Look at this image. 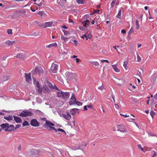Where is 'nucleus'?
Returning <instances> with one entry per match:
<instances>
[{
  "label": "nucleus",
  "mask_w": 157,
  "mask_h": 157,
  "mask_svg": "<svg viewBox=\"0 0 157 157\" xmlns=\"http://www.w3.org/2000/svg\"><path fill=\"white\" fill-rule=\"evenodd\" d=\"M57 93V96L59 98H61L64 100H67L70 96V94L67 92H63L61 91Z\"/></svg>",
  "instance_id": "f257e3e1"
},
{
  "label": "nucleus",
  "mask_w": 157,
  "mask_h": 157,
  "mask_svg": "<svg viewBox=\"0 0 157 157\" xmlns=\"http://www.w3.org/2000/svg\"><path fill=\"white\" fill-rule=\"evenodd\" d=\"M68 80L75 79L76 76V74L71 72H67L65 74Z\"/></svg>",
  "instance_id": "f03ea898"
},
{
  "label": "nucleus",
  "mask_w": 157,
  "mask_h": 157,
  "mask_svg": "<svg viewBox=\"0 0 157 157\" xmlns=\"http://www.w3.org/2000/svg\"><path fill=\"white\" fill-rule=\"evenodd\" d=\"M30 124L34 127H38L40 125L39 122L35 119H32L30 121Z\"/></svg>",
  "instance_id": "7ed1b4c3"
},
{
  "label": "nucleus",
  "mask_w": 157,
  "mask_h": 157,
  "mask_svg": "<svg viewBox=\"0 0 157 157\" xmlns=\"http://www.w3.org/2000/svg\"><path fill=\"white\" fill-rule=\"evenodd\" d=\"M70 112H67L66 113V114H62L60 115V116L63 117L66 119L69 120L70 118H71V116L70 114Z\"/></svg>",
  "instance_id": "20e7f679"
},
{
  "label": "nucleus",
  "mask_w": 157,
  "mask_h": 157,
  "mask_svg": "<svg viewBox=\"0 0 157 157\" xmlns=\"http://www.w3.org/2000/svg\"><path fill=\"white\" fill-rule=\"evenodd\" d=\"M39 155V151L36 149H33L31 151V157H38Z\"/></svg>",
  "instance_id": "39448f33"
},
{
  "label": "nucleus",
  "mask_w": 157,
  "mask_h": 157,
  "mask_svg": "<svg viewBox=\"0 0 157 157\" xmlns=\"http://www.w3.org/2000/svg\"><path fill=\"white\" fill-rule=\"evenodd\" d=\"M55 124L52 123V122L49 121H46V123L43 125V127L47 128L48 127L50 128V126H54Z\"/></svg>",
  "instance_id": "423d86ee"
},
{
  "label": "nucleus",
  "mask_w": 157,
  "mask_h": 157,
  "mask_svg": "<svg viewBox=\"0 0 157 157\" xmlns=\"http://www.w3.org/2000/svg\"><path fill=\"white\" fill-rule=\"evenodd\" d=\"M117 127L118 129L117 131H120L121 132L125 133L126 132V130H125L124 128V126L122 125H117Z\"/></svg>",
  "instance_id": "0eeeda50"
},
{
  "label": "nucleus",
  "mask_w": 157,
  "mask_h": 157,
  "mask_svg": "<svg viewBox=\"0 0 157 157\" xmlns=\"http://www.w3.org/2000/svg\"><path fill=\"white\" fill-rule=\"evenodd\" d=\"M58 65L56 64H52L51 67V70L54 73H56L57 70Z\"/></svg>",
  "instance_id": "6e6552de"
},
{
  "label": "nucleus",
  "mask_w": 157,
  "mask_h": 157,
  "mask_svg": "<svg viewBox=\"0 0 157 157\" xmlns=\"http://www.w3.org/2000/svg\"><path fill=\"white\" fill-rule=\"evenodd\" d=\"M43 69L40 67H36L35 70V72L36 74H40L43 73Z\"/></svg>",
  "instance_id": "1a4fd4ad"
},
{
  "label": "nucleus",
  "mask_w": 157,
  "mask_h": 157,
  "mask_svg": "<svg viewBox=\"0 0 157 157\" xmlns=\"http://www.w3.org/2000/svg\"><path fill=\"white\" fill-rule=\"evenodd\" d=\"M15 127L13 124H11L8 126L7 128H6L5 130L6 131L11 132L14 130Z\"/></svg>",
  "instance_id": "9d476101"
},
{
  "label": "nucleus",
  "mask_w": 157,
  "mask_h": 157,
  "mask_svg": "<svg viewBox=\"0 0 157 157\" xmlns=\"http://www.w3.org/2000/svg\"><path fill=\"white\" fill-rule=\"evenodd\" d=\"M25 81L27 82H29L31 80L30 73H29V74H27L25 73Z\"/></svg>",
  "instance_id": "9b49d317"
},
{
  "label": "nucleus",
  "mask_w": 157,
  "mask_h": 157,
  "mask_svg": "<svg viewBox=\"0 0 157 157\" xmlns=\"http://www.w3.org/2000/svg\"><path fill=\"white\" fill-rule=\"evenodd\" d=\"M52 22H45V23L42 24V28H46L48 27H51L52 25Z\"/></svg>",
  "instance_id": "f8f14e48"
},
{
  "label": "nucleus",
  "mask_w": 157,
  "mask_h": 157,
  "mask_svg": "<svg viewBox=\"0 0 157 157\" xmlns=\"http://www.w3.org/2000/svg\"><path fill=\"white\" fill-rule=\"evenodd\" d=\"M69 104L70 105H72L74 104H76L80 106L82 105V103L78 101H76L75 102H72L71 101H70L69 102Z\"/></svg>",
  "instance_id": "ddd939ff"
},
{
  "label": "nucleus",
  "mask_w": 157,
  "mask_h": 157,
  "mask_svg": "<svg viewBox=\"0 0 157 157\" xmlns=\"http://www.w3.org/2000/svg\"><path fill=\"white\" fill-rule=\"evenodd\" d=\"M13 117L14 118V121L17 123H21L22 122V120L21 118L16 116H13Z\"/></svg>",
  "instance_id": "4468645a"
},
{
  "label": "nucleus",
  "mask_w": 157,
  "mask_h": 157,
  "mask_svg": "<svg viewBox=\"0 0 157 157\" xmlns=\"http://www.w3.org/2000/svg\"><path fill=\"white\" fill-rule=\"evenodd\" d=\"M45 85H47L50 89H52L53 88V85L52 84L47 80L44 81Z\"/></svg>",
  "instance_id": "2eb2a0df"
},
{
  "label": "nucleus",
  "mask_w": 157,
  "mask_h": 157,
  "mask_svg": "<svg viewBox=\"0 0 157 157\" xmlns=\"http://www.w3.org/2000/svg\"><path fill=\"white\" fill-rule=\"evenodd\" d=\"M23 112L25 113L26 117L27 116H32L34 115L33 113L31 111H28L27 110H25L23 111Z\"/></svg>",
  "instance_id": "dca6fc26"
},
{
  "label": "nucleus",
  "mask_w": 157,
  "mask_h": 157,
  "mask_svg": "<svg viewBox=\"0 0 157 157\" xmlns=\"http://www.w3.org/2000/svg\"><path fill=\"white\" fill-rule=\"evenodd\" d=\"M15 41H11L9 40H8L5 42V44L9 46H10L15 44Z\"/></svg>",
  "instance_id": "f3484780"
},
{
  "label": "nucleus",
  "mask_w": 157,
  "mask_h": 157,
  "mask_svg": "<svg viewBox=\"0 0 157 157\" xmlns=\"http://www.w3.org/2000/svg\"><path fill=\"white\" fill-rule=\"evenodd\" d=\"M9 124L8 123H6L1 124L0 125V126L2 129H3L5 130L6 128H7V127L8 126H9Z\"/></svg>",
  "instance_id": "a211bd4d"
},
{
  "label": "nucleus",
  "mask_w": 157,
  "mask_h": 157,
  "mask_svg": "<svg viewBox=\"0 0 157 157\" xmlns=\"http://www.w3.org/2000/svg\"><path fill=\"white\" fill-rule=\"evenodd\" d=\"M4 119L8 121H11L13 120V117L12 115H9L8 116L4 117Z\"/></svg>",
  "instance_id": "6ab92c4d"
},
{
  "label": "nucleus",
  "mask_w": 157,
  "mask_h": 157,
  "mask_svg": "<svg viewBox=\"0 0 157 157\" xmlns=\"http://www.w3.org/2000/svg\"><path fill=\"white\" fill-rule=\"evenodd\" d=\"M57 45L56 43H54L50 44L49 45H46V47L47 48H50L53 47H56Z\"/></svg>",
  "instance_id": "aec40b11"
},
{
  "label": "nucleus",
  "mask_w": 157,
  "mask_h": 157,
  "mask_svg": "<svg viewBox=\"0 0 157 157\" xmlns=\"http://www.w3.org/2000/svg\"><path fill=\"white\" fill-rule=\"evenodd\" d=\"M76 99L75 98V94L72 93L71 98L70 99V101L72 102H75L76 101Z\"/></svg>",
  "instance_id": "412c9836"
},
{
  "label": "nucleus",
  "mask_w": 157,
  "mask_h": 157,
  "mask_svg": "<svg viewBox=\"0 0 157 157\" xmlns=\"http://www.w3.org/2000/svg\"><path fill=\"white\" fill-rule=\"evenodd\" d=\"M112 67L115 72H119L120 71V70L117 68V65H113L112 66Z\"/></svg>",
  "instance_id": "4be33fe9"
},
{
  "label": "nucleus",
  "mask_w": 157,
  "mask_h": 157,
  "mask_svg": "<svg viewBox=\"0 0 157 157\" xmlns=\"http://www.w3.org/2000/svg\"><path fill=\"white\" fill-rule=\"evenodd\" d=\"M42 90H43V89H42V88L41 87V86H40L39 87H38L37 88V89H36L37 92L39 94H42Z\"/></svg>",
  "instance_id": "5701e85b"
},
{
  "label": "nucleus",
  "mask_w": 157,
  "mask_h": 157,
  "mask_svg": "<svg viewBox=\"0 0 157 157\" xmlns=\"http://www.w3.org/2000/svg\"><path fill=\"white\" fill-rule=\"evenodd\" d=\"M16 12L17 13H19L21 14H24L26 13V11L25 10H17Z\"/></svg>",
  "instance_id": "b1692460"
},
{
  "label": "nucleus",
  "mask_w": 157,
  "mask_h": 157,
  "mask_svg": "<svg viewBox=\"0 0 157 157\" xmlns=\"http://www.w3.org/2000/svg\"><path fill=\"white\" fill-rule=\"evenodd\" d=\"M43 87L47 92L49 93L50 91V90L49 88H48V86L46 85L45 84L43 86Z\"/></svg>",
  "instance_id": "393cba45"
},
{
  "label": "nucleus",
  "mask_w": 157,
  "mask_h": 157,
  "mask_svg": "<svg viewBox=\"0 0 157 157\" xmlns=\"http://www.w3.org/2000/svg\"><path fill=\"white\" fill-rule=\"evenodd\" d=\"M121 10H119L118 14L116 16V17L120 19H121Z\"/></svg>",
  "instance_id": "a878e982"
},
{
  "label": "nucleus",
  "mask_w": 157,
  "mask_h": 157,
  "mask_svg": "<svg viewBox=\"0 0 157 157\" xmlns=\"http://www.w3.org/2000/svg\"><path fill=\"white\" fill-rule=\"evenodd\" d=\"M34 24H35V25H37L39 26L42 27V26H42V24L43 23H40L39 22L37 21H35L34 22Z\"/></svg>",
  "instance_id": "bb28decb"
},
{
  "label": "nucleus",
  "mask_w": 157,
  "mask_h": 157,
  "mask_svg": "<svg viewBox=\"0 0 157 157\" xmlns=\"http://www.w3.org/2000/svg\"><path fill=\"white\" fill-rule=\"evenodd\" d=\"M10 79V76H5L3 77L2 79L3 82H5L7 81Z\"/></svg>",
  "instance_id": "cd10ccee"
},
{
  "label": "nucleus",
  "mask_w": 157,
  "mask_h": 157,
  "mask_svg": "<svg viewBox=\"0 0 157 157\" xmlns=\"http://www.w3.org/2000/svg\"><path fill=\"white\" fill-rule=\"evenodd\" d=\"M16 57L20 59H23V55L21 54H18L16 56Z\"/></svg>",
  "instance_id": "c85d7f7f"
},
{
  "label": "nucleus",
  "mask_w": 157,
  "mask_h": 157,
  "mask_svg": "<svg viewBox=\"0 0 157 157\" xmlns=\"http://www.w3.org/2000/svg\"><path fill=\"white\" fill-rule=\"evenodd\" d=\"M61 39L62 40L64 41L65 42H66L68 39V38H66L62 35H61Z\"/></svg>",
  "instance_id": "c756f323"
},
{
  "label": "nucleus",
  "mask_w": 157,
  "mask_h": 157,
  "mask_svg": "<svg viewBox=\"0 0 157 157\" xmlns=\"http://www.w3.org/2000/svg\"><path fill=\"white\" fill-rule=\"evenodd\" d=\"M128 63L127 61H125L124 62L123 66L126 70H127L128 69V67H127V65Z\"/></svg>",
  "instance_id": "7c9ffc66"
},
{
  "label": "nucleus",
  "mask_w": 157,
  "mask_h": 157,
  "mask_svg": "<svg viewBox=\"0 0 157 157\" xmlns=\"http://www.w3.org/2000/svg\"><path fill=\"white\" fill-rule=\"evenodd\" d=\"M23 126L24 127L25 126H29V123L28 121H25L22 124Z\"/></svg>",
  "instance_id": "2f4dec72"
},
{
  "label": "nucleus",
  "mask_w": 157,
  "mask_h": 157,
  "mask_svg": "<svg viewBox=\"0 0 157 157\" xmlns=\"http://www.w3.org/2000/svg\"><path fill=\"white\" fill-rule=\"evenodd\" d=\"M63 32L64 33V35L66 36H67L69 35L70 34V33L69 31H68L66 30H63Z\"/></svg>",
  "instance_id": "473e14b6"
},
{
  "label": "nucleus",
  "mask_w": 157,
  "mask_h": 157,
  "mask_svg": "<svg viewBox=\"0 0 157 157\" xmlns=\"http://www.w3.org/2000/svg\"><path fill=\"white\" fill-rule=\"evenodd\" d=\"M37 15L39 14L40 15L41 17H42L43 14H45V13H44V11H40L36 13Z\"/></svg>",
  "instance_id": "72a5a7b5"
},
{
  "label": "nucleus",
  "mask_w": 157,
  "mask_h": 157,
  "mask_svg": "<svg viewBox=\"0 0 157 157\" xmlns=\"http://www.w3.org/2000/svg\"><path fill=\"white\" fill-rule=\"evenodd\" d=\"M70 113L72 115H74L76 114V113L75 112L74 109H71L70 111Z\"/></svg>",
  "instance_id": "f704fd0d"
},
{
  "label": "nucleus",
  "mask_w": 157,
  "mask_h": 157,
  "mask_svg": "<svg viewBox=\"0 0 157 157\" xmlns=\"http://www.w3.org/2000/svg\"><path fill=\"white\" fill-rule=\"evenodd\" d=\"M150 114L152 118L153 119L155 115V113L153 111H151L150 112Z\"/></svg>",
  "instance_id": "c9c22d12"
},
{
  "label": "nucleus",
  "mask_w": 157,
  "mask_h": 157,
  "mask_svg": "<svg viewBox=\"0 0 157 157\" xmlns=\"http://www.w3.org/2000/svg\"><path fill=\"white\" fill-rule=\"evenodd\" d=\"M92 64L94 65L95 66H98L99 65V63L97 62H91Z\"/></svg>",
  "instance_id": "e433bc0d"
},
{
  "label": "nucleus",
  "mask_w": 157,
  "mask_h": 157,
  "mask_svg": "<svg viewBox=\"0 0 157 157\" xmlns=\"http://www.w3.org/2000/svg\"><path fill=\"white\" fill-rule=\"evenodd\" d=\"M76 2L78 4H83L84 3L82 0H76Z\"/></svg>",
  "instance_id": "4c0bfd02"
},
{
  "label": "nucleus",
  "mask_w": 157,
  "mask_h": 157,
  "mask_svg": "<svg viewBox=\"0 0 157 157\" xmlns=\"http://www.w3.org/2000/svg\"><path fill=\"white\" fill-rule=\"evenodd\" d=\"M49 128L50 129H49V130H52L55 131V132H56L57 131V130L54 127L50 126Z\"/></svg>",
  "instance_id": "58836bf2"
},
{
  "label": "nucleus",
  "mask_w": 157,
  "mask_h": 157,
  "mask_svg": "<svg viewBox=\"0 0 157 157\" xmlns=\"http://www.w3.org/2000/svg\"><path fill=\"white\" fill-rule=\"evenodd\" d=\"M62 53L63 54H66L68 52L67 50L66 49H65L64 48V50H61Z\"/></svg>",
  "instance_id": "ea45409f"
},
{
  "label": "nucleus",
  "mask_w": 157,
  "mask_h": 157,
  "mask_svg": "<svg viewBox=\"0 0 157 157\" xmlns=\"http://www.w3.org/2000/svg\"><path fill=\"white\" fill-rule=\"evenodd\" d=\"M52 89H56L57 90H59V91H61V90L58 88L56 86L55 84H54V85H53V88H52Z\"/></svg>",
  "instance_id": "a19ab883"
},
{
  "label": "nucleus",
  "mask_w": 157,
  "mask_h": 157,
  "mask_svg": "<svg viewBox=\"0 0 157 157\" xmlns=\"http://www.w3.org/2000/svg\"><path fill=\"white\" fill-rule=\"evenodd\" d=\"M18 116L21 117H26L25 113L23 112L21 113Z\"/></svg>",
  "instance_id": "79ce46f5"
},
{
  "label": "nucleus",
  "mask_w": 157,
  "mask_h": 157,
  "mask_svg": "<svg viewBox=\"0 0 157 157\" xmlns=\"http://www.w3.org/2000/svg\"><path fill=\"white\" fill-rule=\"evenodd\" d=\"M7 32L8 34L11 35L12 34V30L11 29H7Z\"/></svg>",
  "instance_id": "37998d69"
},
{
  "label": "nucleus",
  "mask_w": 157,
  "mask_h": 157,
  "mask_svg": "<svg viewBox=\"0 0 157 157\" xmlns=\"http://www.w3.org/2000/svg\"><path fill=\"white\" fill-rule=\"evenodd\" d=\"M134 31L133 30V29L132 27L128 32V35L134 33Z\"/></svg>",
  "instance_id": "c03bdc74"
},
{
  "label": "nucleus",
  "mask_w": 157,
  "mask_h": 157,
  "mask_svg": "<svg viewBox=\"0 0 157 157\" xmlns=\"http://www.w3.org/2000/svg\"><path fill=\"white\" fill-rule=\"evenodd\" d=\"M138 20H137L136 21V29H139L140 25H139V24L138 23Z\"/></svg>",
  "instance_id": "a18cd8bd"
},
{
  "label": "nucleus",
  "mask_w": 157,
  "mask_h": 157,
  "mask_svg": "<svg viewBox=\"0 0 157 157\" xmlns=\"http://www.w3.org/2000/svg\"><path fill=\"white\" fill-rule=\"evenodd\" d=\"M57 130V131L58 130L59 131L64 132L65 134H66V133L65 131L64 130H63V129H61V128H59Z\"/></svg>",
  "instance_id": "49530a36"
},
{
  "label": "nucleus",
  "mask_w": 157,
  "mask_h": 157,
  "mask_svg": "<svg viewBox=\"0 0 157 157\" xmlns=\"http://www.w3.org/2000/svg\"><path fill=\"white\" fill-rule=\"evenodd\" d=\"M87 107L88 108L90 109H93V107L92 104L88 105H87Z\"/></svg>",
  "instance_id": "de8ad7c7"
},
{
  "label": "nucleus",
  "mask_w": 157,
  "mask_h": 157,
  "mask_svg": "<svg viewBox=\"0 0 157 157\" xmlns=\"http://www.w3.org/2000/svg\"><path fill=\"white\" fill-rule=\"evenodd\" d=\"M138 148L140 149L141 151H144V149L143 147H142L141 145L140 144L138 145Z\"/></svg>",
  "instance_id": "09e8293b"
},
{
  "label": "nucleus",
  "mask_w": 157,
  "mask_h": 157,
  "mask_svg": "<svg viewBox=\"0 0 157 157\" xmlns=\"http://www.w3.org/2000/svg\"><path fill=\"white\" fill-rule=\"evenodd\" d=\"M137 54V59L138 61L139 62H140L141 61V59L140 57L139 56V55L138 54Z\"/></svg>",
  "instance_id": "8fccbe9b"
},
{
  "label": "nucleus",
  "mask_w": 157,
  "mask_h": 157,
  "mask_svg": "<svg viewBox=\"0 0 157 157\" xmlns=\"http://www.w3.org/2000/svg\"><path fill=\"white\" fill-rule=\"evenodd\" d=\"M21 124H18L16 125V127H15L14 129L16 130L18 128H20L21 126Z\"/></svg>",
  "instance_id": "3c124183"
},
{
  "label": "nucleus",
  "mask_w": 157,
  "mask_h": 157,
  "mask_svg": "<svg viewBox=\"0 0 157 157\" xmlns=\"http://www.w3.org/2000/svg\"><path fill=\"white\" fill-rule=\"evenodd\" d=\"M132 100L134 102L136 103H137L138 102V101L137 100V99L135 98H132Z\"/></svg>",
  "instance_id": "603ef678"
},
{
  "label": "nucleus",
  "mask_w": 157,
  "mask_h": 157,
  "mask_svg": "<svg viewBox=\"0 0 157 157\" xmlns=\"http://www.w3.org/2000/svg\"><path fill=\"white\" fill-rule=\"evenodd\" d=\"M89 17V14H86L85 15L84 17V19H86Z\"/></svg>",
  "instance_id": "864d4df0"
},
{
  "label": "nucleus",
  "mask_w": 157,
  "mask_h": 157,
  "mask_svg": "<svg viewBox=\"0 0 157 157\" xmlns=\"http://www.w3.org/2000/svg\"><path fill=\"white\" fill-rule=\"evenodd\" d=\"M84 22H86V23H87V24H90V21L88 20H85L82 22V23H83Z\"/></svg>",
  "instance_id": "5fc2aeb1"
},
{
  "label": "nucleus",
  "mask_w": 157,
  "mask_h": 157,
  "mask_svg": "<svg viewBox=\"0 0 157 157\" xmlns=\"http://www.w3.org/2000/svg\"><path fill=\"white\" fill-rule=\"evenodd\" d=\"M71 40L72 41H73L74 42V44L75 45H77V44L78 43V41L77 40Z\"/></svg>",
  "instance_id": "6e6d98bb"
},
{
  "label": "nucleus",
  "mask_w": 157,
  "mask_h": 157,
  "mask_svg": "<svg viewBox=\"0 0 157 157\" xmlns=\"http://www.w3.org/2000/svg\"><path fill=\"white\" fill-rule=\"evenodd\" d=\"M100 11V10H94L93 12V13H98Z\"/></svg>",
  "instance_id": "4d7b16f0"
},
{
  "label": "nucleus",
  "mask_w": 157,
  "mask_h": 157,
  "mask_svg": "<svg viewBox=\"0 0 157 157\" xmlns=\"http://www.w3.org/2000/svg\"><path fill=\"white\" fill-rule=\"evenodd\" d=\"M114 4H115V3H114L113 2H111V7H110V9H111V8H112V9H113V7H114Z\"/></svg>",
  "instance_id": "13d9d810"
},
{
  "label": "nucleus",
  "mask_w": 157,
  "mask_h": 157,
  "mask_svg": "<svg viewBox=\"0 0 157 157\" xmlns=\"http://www.w3.org/2000/svg\"><path fill=\"white\" fill-rule=\"evenodd\" d=\"M35 112L38 114H40L41 113V111L39 110H36Z\"/></svg>",
  "instance_id": "bf43d9fd"
},
{
  "label": "nucleus",
  "mask_w": 157,
  "mask_h": 157,
  "mask_svg": "<svg viewBox=\"0 0 157 157\" xmlns=\"http://www.w3.org/2000/svg\"><path fill=\"white\" fill-rule=\"evenodd\" d=\"M121 33L123 34H124L126 33V31L124 29H123L121 31Z\"/></svg>",
  "instance_id": "052dcab7"
},
{
  "label": "nucleus",
  "mask_w": 157,
  "mask_h": 157,
  "mask_svg": "<svg viewBox=\"0 0 157 157\" xmlns=\"http://www.w3.org/2000/svg\"><path fill=\"white\" fill-rule=\"evenodd\" d=\"M39 33L38 32H35L33 33V35L35 36H36L37 35H38Z\"/></svg>",
  "instance_id": "680f3d73"
},
{
  "label": "nucleus",
  "mask_w": 157,
  "mask_h": 157,
  "mask_svg": "<svg viewBox=\"0 0 157 157\" xmlns=\"http://www.w3.org/2000/svg\"><path fill=\"white\" fill-rule=\"evenodd\" d=\"M82 23L84 24L83 26L84 27H86L87 25H89V24H87V23H86V22H84L83 23Z\"/></svg>",
  "instance_id": "e2e57ef3"
},
{
  "label": "nucleus",
  "mask_w": 157,
  "mask_h": 157,
  "mask_svg": "<svg viewBox=\"0 0 157 157\" xmlns=\"http://www.w3.org/2000/svg\"><path fill=\"white\" fill-rule=\"evenodd\" d=\"M153 152H154V154L152 157H154L157 155V154L155 151H153Z\"/></svg>",
  "instance_id": "0e129e2a"
},
{
  "label": "nucleus",
  "mask_w": 157,
  "mask_h": 157,
  "mask_svg": "<svg viewBox=\"0 0 157 157\" xmlns=\"http://www.w3.org/2000/svg\"><path fill=\"white\" fill-rule=\"evenodd\" d=\"M87 37H88L89 39H90L92 37V35L90 33L88 35Z\"/></svg>",
  "instance_id": "69168bd1"
},
{
  "label": "nucleus",
  "mask_w": 157,
  "mask_h": 157,
  "mask_svg": "<svg viewBox=\"0 0 157 157\" xmlns=\"http://www.w3.org/2000/svg\"><path fill=\"white\" fill-rule=\"evenodd\" d=\"M101 62L102 63H103L104 62H107L108 63H109V62L108 61V60H101Z\"/></svg>",
  "instance_id": "338daca9"
},
{
  "label": "nucleus",
  "mask_w": 157,
  "mask_h": 157,
  "mask_svg": "<svg viewBox=\"0 0 157 157\" xmlns=\"http://www.w3.org/2000/svg\"><path fill=\"white\" fill-rule=\"evenodd\" d=\"M98 89L101 90H102L103 89H104V87L103 86H100L98 88Z\"/></svg>",
  "instance_id": "774afa93"
}]
</instances>
